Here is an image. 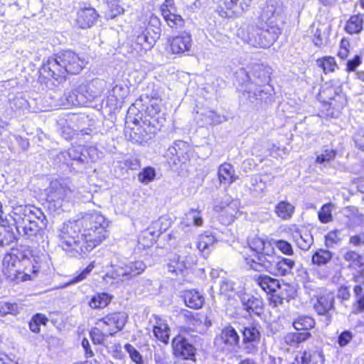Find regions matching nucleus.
<instances>
[{
	"label": "nucleus",
	"instance_id": "1",
	"mask_svg": "<svg viewBox=\"0 0 364 364\" xmlns=\"http://www.w3.org/2000/svg\"><path fill=\"white\" fill-rule=\"evenodd\" d=\"M247 265L255 271H262L272 267L276 253L272 242L266 237L257 235L248 239V247L241 252Z\"/></svg>",
	"mask_w": 364,
	"mask_h": 364
},
{
	"label": "nucleus",
	"instance_id": "2",
	"mask_svg": "<svg viewBox=\"0 0 364 364\" xmlns=\"http://www.w3.org/2000/svg\"><path fill=\"white\" fill-rule=\"evenodd\" d=\"M86 63L75 52L68 50L57 55L55 58H48L41 68V72L47 74L48 77L55 80L65 78L66 73L78 74Z\"/></svg>",
	"mask_w": 364,
	"mask_h": 364
},
{
	"label": "nucleus",
	"instance_id": "3",
	"mask_svg": "<svg viewBox=\"0 0 364 364\" xmlns=\"http://www.w3.org/2000/svg\"><path fill=\"white\" fill-rule=\"evenodd\" d=\"M82 228L77 220L64 223L59 229L58 238L59 246L70 257H80L90 252L86 237H82Z\"/></svg>",
	"mask_w": 364,
	"mask_h": 364
},
{
	"label": "nucleus",
	"instance_id": "4",
	"mask_svg": "<svg viewBox=\"0 0 364 364\" xmlns=\"http://www.w3.org/2000/svg\"><path fill=\"white\" fill-rule=\"evenodd\" d=\"M12 206V218L16 230L20 236L32 239L39 231L38 221L43 223L45 215L41 210L30 205Z\"/></svg>",
	"mask_w": 364,
	"mask_h": 364
},
{
	"label": "nucleus",
	"instance_id": "5",
	"mask_svg": "<svg viewBox=\"0 0 364 364\" xmlns=\"http://www.w3.org/2000/svg\"><path fill=\"white\" fill-rule=\"evenodd\" d=\"M77 220L82 228V237H86L88 247L92 250L107 237L109 221L100 213H85Z\"/></svg>",
	"mask_w": 364,
	"mask_h": 364
},
{
	"label": "nucleus",
	"instance_id": "6",
	"mask_svg": "<svg viewBox=\"0 0 364 364\" xmlns=\"http://www.w3.org/2000/svg\"><path fill=\"white\" fill-rule=\"evenodd\" d=\"M252 33L248 34L245 39L247 43L253 47L269 48L281 34V29L277 24L262 23L259 29L252 28Z\"/></svg>",
	"mask_w": 364,
	"mask_h": 364
},
{
	"label": "nucleus",
	"instance_id": "7",
	"mask_svg": "<svg viewBox=\"0 0 364 364\" xmlns=\"http://www.w3.org/2000/svg\"><path fill=\"white\" fill-rule=\"evenodd\" d=\"M26 259L25 254L19 250H12L5 255L3 259V272L11 280L16 282L31 280L28 273L21 272L20 264Z\"/></svg>",
	"mask_w": 364,
	"mask_h": 364
},
{
	"label": "nucleus",
	"instance_id": "8",
	"mask_svg": "<svg viewBox=\"0 0 364 364\" xmlns=\"http://www.w3.org/2000/svg\"><path fill=\"white\" fill-rule=\"evenodd\" d=\"M47 201L50 208L55 210H63L72 199L73 192L68 186L59 181H53L47 188Z\"/></svg>",
	"mask_w": 364,
	"mask_h": 364
},
{
	"label": "nucleus",
	"instance_id": "9",
	"mask_svg": "<svg viewBox=\"0 0 364 364\" xmlns=\"http://www.w3.org/2000/svg\"><path fill=\"white\" fill-rule=\"evenodd\" d=\"M240 336L231 326L225 327L220 334L215 336L214 345L223 353H230L239 344Z\"/></svg>",
	"mask_w": 364,
	"mask_h": 364
},
{
	"label": "nucleus",
	"instance_id": "10",
	"mask_svg": "<svg viewBox=\"0 0 364 364\" xmlns=\"http://www.w3.org/2000/svg\"><path fill=\"white\" fill-rule=\"evenodd\" d=\"M146 268V266L142 261L122 264L116 266L111 277L114 279L119 278L122 282L127 281L144 272Z\"/></svg>",
	"mask_w": 364,
	"mask_h": 364
},
{
	"label": "nucleus",
	"instance_id": "11",
	"mask_svg": "<svg viewBox=\"0 0 364 364\" xmlns=\"http://www.w3.org/2000/svg\"><path fill=\"white\" fill-rule=\"evenodd\" d=\"M214 210L219 213L221 223L226 225L231 224L241 214L238 209V202L233 200L215 205Z\"/></svg>",
	"mask_w": 364,
	"mask_h": 364
},
{
	"label": "nucleus",
	"instance_id": "12",
	"mask_svg": "<svg viewBox=\"0 0 364 364\" xmlns=\"http://www.w3.org/2000/svg\"><path fill=\"white\" fill-rule=\"evenodd\" d=\"M282 11L281 0H266L264 6L262 8L259 18L262 23L277 24V18Z\"/></svg>",
	"mask_w": 364,
	"mask_h": 364
},
{
	"label": "nucleus",
	"instance_id": "13",
	"mask_svg": "<svg viewBox=\"0 0 364 364\" xmlns=\"http://www.w3.org/2000/svg\"><path fill=\"white\" fill-rule=\"evenodd\" d=\"M126 322L124 314L114 313L100 319L97 324L109 335L112 336L116 332L122 329Z\"/></svg>",
	"mask_w": 364,
	"mask_h": 364
},
{
	"label": "nucleus",
	"instance_id": "14",
	"mask_svg": "<svg viewBox=\"0 0 364 364\" xmlns=\"http://www.w3.org/2000/svg\"><path fill=\"white\" fill-rule=\"evenodd\" d=\"M319 96L323 102L329 105L333 109L339 112L346 105V100L343 95L336 92L333 87H328L322 90Z\"/></svg>",
	"mask_w": 364,
	"mask_h": 364
},
{
	"label": "nucleus",
	"instance_id": "15",
	"mask_svg": "<svg viewBox=\"0 0 364 364\" xmlns=\"http://www.w3.org/2000/svg\"><path fill=\"white\" fill-rule=\"evenodd\" d=\"M170 50L173 54H182L188 52L191 48V36L187 32H183L178 36L168 38Z\"/></svg>",
	"mask_w": 364,
	"mask_h": 364
},
{
	"label": "nucleus",
	"instance_id": "16",
	"mask_svg": "<svg viewBox=\"0 0 364 364\" xmlns=\"http://www.w3.org/2000/svg\"><path fill=\"white\" fill-rule=\"evenodd\" d=\"M334 294L331 292H325L317 297L314 308L318 314L330 316L334 310Z\"/></svg>",
	"mask_w": 364,
	"mask_h": 364
},
{
	"label": "nucleus",
	"instance_id": "17",
	"mask_svg": "<svg viewBox=\"0 0 364 364\" xmlns=\"http://www.w3.org/2000/svg\"><path fill=\"white\" fill-rule=\"evenodd\" d=\"M174 354L184 359H189L195 354L194 347L181 336L175 337L172 341Z\"/></svg>",
	"mask_w": 364,
	"mask_h": 364
},
{
	"label": "nucleus",
	"instance_id": "18",
	"mask_svg": "<svg viewBox=\"0 0 364 364\" xmlns=\"http://www.w3.org/2000/svg\"><path fill=\"white\" fill-rule=\"evenodd\" d=\"M252 0H220L219 6L222 9L231 11L234 16H240L250 7Z\"/></svg>",
	"mask_w": 364,
	"mask_h": 364
},
{
	"label": "nucleus",
	"instance_id": "19",
	"mask_svg": "<svg viewBox=\"0 0 364 364\" xmlns=\"http://www.w3.org/2000/svg\"><path fill=\"white\" fill-rule=\"evenodd\" d=\"M185 316L187 318L188 323L199 332L205 331L212 325L208 316L203 313L192 314L186 311Z\"/></svg>",
	"mask_w": 364,
	"mask_h": 364
},
{
	"label": "nucleus",
	"instance_id": "20",
	"mask_svg": "<svg viewBox=\"0 0 364 364\" xmlns=\"http://www.w3.org/2000/svg\"><path fill=\"white\" fill-rule=\"evenodd\" d=\"M98 14L93 8H85L77 12V24L81 28L91 27L95 23Z\"/></svg>",
	"mask_w": 364,
	"mask_h": 364
},
{
	"label": "nucleus",
	"instance_id": "21",
	"mask_svg": "<svg viewBox=\"0 0 364 364\" xmlns=\"http://www.w3.org/2000/svg\"><path fill=\"white\" fill-rule=\"evenodd\" d=\"M253 280L267 294L276 291L280 288L279 280L267 274H256L254 276Z\"/></svg>",
	"mask_w": 364,
	"mask_h": 364
},
{
	"label": "nucleus",
	"instance_id": "22",
	"mask_svg": "<svg viewBox=\"0 0 364 364\" xmlns=\"http://www.w3.org/2000/svg\"><path fill=\"white\" fill-rule=\"evenodd\" d=\"M218 177L220 183L227 185H230L238 179L232 165L229 163H223L218 167Z\"/></svg>",
	"mask_w": 364,
	"mask_h": 364
},
{
	"label": "nucleus",
	"instance_id": "23",
	"mask_svg": "<svg viewBox=\"0 0 364 364\" xmlns=\"http://www.w3.org/2000/svg\"><path fill=\"white\" fill-rule=\"evenodd\" d=\"M153 326L154 336L161 342L168 343L169 339L170 328L166 322L160 317L155 316Z\"/></svg>",
	"mask_w": 364,
	"mask_h": 364
},
{
	"label": "nucleus",
	"instance_id": "24",
	"mask_svg": "<svg viewBox=\"0 0 364 364\" xmlns=\"http://www.w3.org/2000/svg\"><path fill=\"white\" fill-rule=\"evenodd\" d=\"M240 298L243 308L247 311L256 314H259V311L262 310L263 306L262 301L260 299L245 293L240 294Z\"/></svg>",
	"mask_w": 364,
	"mask_h": 364
},
{
	"label": "nucleus",
	"instance_id": "25",
	"mask_svg": "<svg viewBox=\"0 0 364 364\" xmlns=\"http://www.w3.org/2000/svg\"><path fill=\"white\" fill-rule=\"evenodd\" d=\"M324 355L319 348L307 349L301 357L302 364H324Z\"/></svg>",
	"mask_w": 364,
	"mask_h": 364
},
{
	"label": "nucleus",
	"instance_id": "26",
	"mask_svg": "<svg viewBox=\"0 0 364 364\" xmlns=\"http://www.w3.org/2000/svg\"><path fill=\"white\" fill-rule=\"evenodd\" d=\"M168 5L161 6V11L168 26L172 28H181L184 25V21L180 15L175 14L168 9Z\"/></svg>",
	"mask_w": 364,
	"mask_h": 364
},
{
	"label": "nucleus",
	"instance_id": "27",
	"mask_svg": "<svg viewBox=\"0 0 364 364\" xmlns=\"http://www.w3.org/2000/svg\"><path fill=\"white\" fill-rule=\"evenodd\" d=\"M279 257L276 255L274 262L272 265H274L273 273L277 276H285L289 274L295 265L294 260L289 258H282L276 261Z\"/></svg>",
	"mask_w": 364,
	"mask_h": 364
},
{
	"label": "nucleus",
	"instance_id": "28",
	"mask_svg": "<svg viewBox=\"0 0 364 364\" xmlns=\"http://www.w3.org/2000/svg\"><path fill=\"white\" fill-rule=\"evenodd\" d=\"M271 72L270 68L262 64H254L248 73L249 77H255L260 82H268Z\"/></svg>",
	"mask_w": 364,
	"mask_h": 364
},
{
	"label": "nucleus",
	"instance_id": "29",
	"mask_svg": "<svg viewBox=\"0 0 364 364\" xmlns=\"http://www.w3.org/2000/svg\"><path fill=\"white\" fill-rule=\"evenodd\" d=\"M193 263V259L191 256L178 255L176 259H173L168 264V271L177 274L183 269L189 268Z\"/></svg>",
	"mask_w": 364,
	"mask_h": 364
},
{
	"label": "nucleus",
	"instance_id": "30",
	"mask_svg": "<svg viewBox=\"0 0 364 364\" xmlns=\"http://www.w3.org/2000/svg\"><path fill=\"white\" fill-rule=\"evenodd\" d=\"M184 301L189 308L198 309L203 306L204 297L198 291L192 289L185 293Z\"/></svg>",
	"mask_w": 364,
	"mask_h": 364
},
{
	"label": "nucleus",
	"instance_id": "31",
	"mask_svg": "<svg viewBox=\"0 0 364 364\" xmlns=\"http://www.w3.org/2000/svg\"><path fill=\"white\" fill-rule=\"evenodd\" d=\"M311 337L308 331L288 333L284 336V342L290 346H296L301 343L307 341Z\"/></svg>",
	"mask_w": 364,
	"mask_h": 364
},
{
	"label": "nucleus",
	"instance_id": "32",
	"mask_svg": "<svg viewBox=\"0 0 364 364\" xmlns=\"http://www.w3.org/2000/svg\"><path fill=\"white\" fill-rule=\"evenodd\" d=\"M343 258L348 262V267L355 270L360 271L364 266V256L359 255L355 251H348L345 253Z\"/></svg>",
	"mask_w": 364,
	"mask_h": 364
},
{
	"label": "nucleus",
	"instance_id": "33",
	"mask_svg": "<svg viewBox=\"0 0 364 364\" xmlns=\"http://www.w3.org/2000/svg\"><path fill=\"white\" fill-rule=\"evenodd\" d=\"M215 242L216 239L214 235L207 233L201 234L198 238L197 247L200 252L208 254Z\"/></svg>",
	"mask_w": 364,
	"mask_h": 364
},
{
	"label": "nucleus",
	"instance_id": "34",
	"mask_svg": "<svg viewBox=\"0 0 364 364\" xmlns=\"http://www.w3.org/2000/svg\"><path fill=\"white\" fill-rule=\"evenodd\" d=\"M363 28V18L360 15L352 16L346 22L345 29L350 34H358Z\"/></svg>",
	"mask_w": 364,
	"mask_h": 364
},
{
	"label": "nucleus",
	"instance_id": "35",
	"mask_svg": "<svg viewBox=\"0 0 364 364\" xmlns=\"http://www.w3.org/2000/svg\"><path fill=\"white\" fill-rule=\"evenodd\" d=\"M294 238L297 246L304 250H309L314 242L313 236L308 231L296 232Z\"/></svg>",
	"mask_w": 364,
	"mask_h": 364
},
{
	"label": "nucleus",
	"instance_id": "36",
	"mask_svg": "<svg viewBox=\"0 0 364 364\" xmlns=\"http://www.w3.org/2000/svg\"><path fill=\"white\" fill-rule=\"evenodd\" d=\"M186 226L196 225L200 227L203 225L202 213L197 209H191L186 214L183 219Z\"/></svg>",
	"mask_w": 364,
	"mask_h": 364
},
{
	"label": "nucleus",
	"instance_id": "37",
	"mask_svg": "<svg viewBox=\"0 0 364 364\" xmlns=\"http://www.w3.org/2000/svg\"><path fill=\"white\" fill-rule=\"evenodd\" d=\"M129 94V87L122 84L116 85L109 92L108 97L110 101L122 102Z\"/></svg>",
	"mask_w": 364,
	"mask_h": 364
},
{
	"label": "nucleus",
	"instance_id": "38",
	"mask_svg": "<svg viewBox=\"0 0 364 364\" xmlns=\"http://www.w3.org/2000/svg\"><path fill=\"white\" fill-rule=\"evenodd\" d=\"M294 212V205L287 201H281L275 207L277 215L282 220L290 219Z\"/></svg>",
	"mask_w": 364,
	"mask_h": 364
},
{
	"label": "nucleus",
	"instance_id": "39",
	"mask_svg": "<svg viewBox=\"0 0 364 364\" xmlns=\"http://www.w3.org/2000/svg\"><path fill=\"white\" fill-rule=\"evenodd\" d=\"M261 333L257 326L249 325L242 330V341L260 342Z\"/></svg>",
	"mask_w": 364,
	"mask_h": 364
},
{
	"label": "nucleus",
	"instance_id": "40",
	"mask_svg": "<svg viewBox=\"0 0 364 364\" xmlns=\"http://www.w3.org/2000/svg\"><path fill=\"white\" fill-rule=\"evenodd\" d=\"M111 299L107 293L97 294L92 296L89 304L92 309H102L109 304Z\"/></svg>",
	"mask_w": 364,
	"mask_h": 364
},
{
	"label": "nucleus",
	"instance_id": "41",
	"mask_svg": "<svg viewBox=\"0 0 364 364\" xmlns=\"http://www.w3.org/2000/svg\"><path fill=\"white\" fill-rule=\"evenodd\" d=\"M316 65L323 69L325 74L334 72L338 68L335 58L331 56H325L318 59Z\"/></svg>",
	"mask_w": 364,
	"mask_h": 364
},
{
	"label": "nucleus",
	"instance_id": "42",
	"mask_svg": "<svg viewBox=\"0 0 364 364\" xmlns=\"http://www.w3.org/2000/svg\"><path fill=\"white\" fill-rule=\"evenodd\" d=\"M332 258V253L326 250L320 249L312 255V262L318 266L327 264Z\"/></svg>",
	"mask_w": 364,
	"mask_h": 364
},
{
	"label": "nucleus",
	"instance_id": "43",
	"mask_svg": "<svg viewBox=\"0 0 364 364\" xmlns=\"http://www.w3.org/2000/svg\"><path fill=\"white\" fill-rule=\"evenodd\" d=\"M156 178V171L152 167H146L138 174V181L145 185L154 181Z\"/></svg>",
	"mask_w": 364,
	"mask_h": 364
},
{
	"label": "nucleus",
	"instance_id": "44",
	"mask_svg": "<svg viewBox=\"0 0 364 364\" xmlns=\"http://www.w3.org/2000/svg\"><path fill=\"white\" fill-rule=\"evenodd\" d=\"M314 321L312 318L309 316H299L293 323V326L297 331L307 330L314 327Z\"/></svg>",
	"mask_w": 364,
	"mask_h": 364
},
{
	"label": "nucleus",
	"instance_id": "45",
	"mask_svg": "<svg viewBox=\"0 0 364 364\" xmlns=\"http://www.w3.org/2000/svg\"><path fill=\"white\" fill-rule=\"evenodd\" d=\"M237 291L236 284L230 279L225 278L220 282V292L222 294L231 296V294Z\"/></svg>",
	"mask_w": 364,
	"mask_h": 364
},
{
	"label": "nucleus",
	"instance_id": "46",
	"mask_svg": "<svg viewBox=\"0 0 364 364\" xmlns=\"http://www.w3.org/2000/svg\"><path fill=\"white\" fill-rule=\"evenodd\" d=\"M333 208V205L332 203H326L322 206L318 213V219L322 223H328L332 220Z\"/></svg>",
	"mask_w": 364,
	"mask_h": 364
},
{
	"label": "nucleus",
	"instance_id": "47",
	"mask_svg": "<svg viewBox=\"0 0 364 364\" xmlns=\"http://www.w3.org/2000/svg\"><path fill=\"white\" fill-rule=\"evenodd\" d=\"M16 240V236L9 228L0 230V246L9 245Z\"/></svg>",
	"mask_w": 364,
	"mask_h": 364
},
{
	"label": "nucleus",
	"instance_id": "48",
	"mask_svg": "<svg viewBox=\"0 0 364 364\" xmlns=\"http://www.w3.org/2000/svg\"><path fill=\"white\" fill-rule=\"evenodd\" d=\"M144 129L141 127H136L130 130L129 135L127 134L126 136L128 140L135 144H142L146 141V138L144 134Z\"/></svg>",
	"mask_w": 364,
	"mask_h": 364
},
{
	"label": "nucleus",
	"instance_id": "49",
	"mask_svg": "<svg viewBox=\"0 0 364 364\" xmlns=\"http://www.w3.org/2000/svg\"><path fill=\"white\" fill-rule=\"evenodd\" d=\"M19 310L20 308L16 303H0V316H4L7 314L16 315L19 313Z\"/></svg>",
	"mask_w": 364,
	"mask_h": 364
},
{
	"label": "nucleus",
	"instance_id": "50",
	"mask_svg": "<svg viewBox=\"0 0 364 364\" xmlns=\"http://www.w3.org/2000/svg\"><path fill=\"white\" fill-rule=\"evenodd\" d=\"M136 41L137 44L140 45L144 50L150 49L156 42L154 37L149 36V31H144L138 36Z\"/></svg>",
	"mask_w": 364,
	"mask_h": 364
},
{
	"label": "nucleus",
	"instance_id": "51",
	"mask_svg": "<svg viewBox=\"0 0 364 364\" xmlns=\"http://www.w3.org/2000/svg\"><path fill=\"white\" fill-rule=\"evenodd\" d=\"M124 348L132 362L135 364H144L142 355L132 345L127 343Z\"/></svg>",
	"mask_w": 364,
	"mask_h": 364
},
{
	"label": "nucleus",
	"instance_id": "52",
	"mask_svg": "<svg viewBox=\"0 0 364 364\" xmlns=\"http://www.w3.org/2000/svg\"><path fill=\"white\" fill-rule=\"evenodd\" d=\"M108 7L109 12L107 14L108 18H114L117 16L124 13V9L119 4V0H109Z\"/></svg>",
	"mask_w": 364,
	"mask_h": 364
},
{
	"label": "nucleus",
	"instance_id": "53",
	"mask_svg": "<svg viewBox=\"0 0 364 364\" xmlns=\"http://www.w3.org/2000/svg\"><path fill=\"white\" fill-rule=\"evenodd\" d=\"M46 321L47 319L43 315L40 314H36L29 323L31 331L34 333H38L40 331V326L41 324L46 325Z\"/></svg>",
	"mask_w": 364,
	"mask_h": 364
},
{
	"label": "nucleus",
	"instance_id": "54",
	"mask_svg": "<svg viewBox=\"0 0 364 364\" xmlns=\"http://www.w3.org/2000/svg\"><path fill=\"white\" fill-rule=\"evenodd\" d=\"M275 247L281 251L283 254L287 255H291L294 253L291 245L287 241L283 240H278L274 241Z\"/></svg>",
	"mask_w": 364,
	"mask_h": 364
},
{
	"label": "nucleus",
	"instance_id": "55",
	"mask_svg": "<svg viewBox=\"0 0 364 364\" xmlns=\"http://www.w3.org/2000/svg\"><path fill=\"white\" fill-rule=\"evenodd\" d=\"M336 156V152L333 150H324L320 155L316 157V162L318 164L328 163Z\"/></svg>",
	"mask_w": 364,
	"mask_h": 364
},
{
	"label": "nucleus",
	"instance_id": "56",
	"mask_svg": "<svg viewBox=\"0 0 364 364\" xmlns=\"http://www.w3.org/2000/svg\"><path fill=\"white\" fill-rule=\"evenodd\" d=\"M350 42L348 39L343 38L339 45L338 56L341 59H346L350 53Z\"/></svg>",
	"mask_w": 364,
	"mask_h": 364
},
{
	"label": "nucleus",
	"instance_id": "57",
	"mask_svg": "<svg viewBox=\"0 0 364 364\" xmlns=\"http://www.w3.org/2000/svg\"><path fill=\"white\" fill-rule=\"evenodd\" d=\"M260 342L256 341H242L243 350L249 355H256L259 350Z\"/></svg>",
	"mask_w": 364,
	"mask_h": 364
},
{
	"label": "nucleus",
	"instance_id": "58",
	"mask_svg": "<svg viewBox=\"0 0 364 364\" xmlns=\"http://www.w3.org/2000/svg\"><path fill=\"white\" fill-rule=\"evenodd\" d=\"M362 63V58L359 55H355L352 59L348 60L346 63V70L350 72H354L356 68L360 66Z\"/></svg>",
	"mask_w": 364,
	"mask_h": 364
},
{
	"label": "nucleus",
	"instance_id": "59",
	"mask_svg": "<svg viewBox=\"0 0 364 364\" xmlns=\"http://www.w3.org/2000/svg\"><path fill=\"white\" fill-rule=\"evenodd\" d=\"M95 267V262H91L85 269L76 276L70 284L77 283L85 279Z\"/></svg>",
	"mask_w": 364,
	"mask_h": 364
},
{
	"label": "nucleus",
	"instance_id": "60",
	"mask_svg": "<svg viewBox=\"0 0 364 364\" xmlns=\"http://www.w3.org/2000/svg\"><path fill=\"white\" fill-rule=\"evenodd\" d=\"M90 335L94 343L100 344L104 341L105 333L99 328H93Z\"/></svg>",
	"mask_w": 364,
	"mask_h": 364
},
{
	"label": "nucleus",
	"instance_id": "61",
	"mask_svg": "<svg viewBox=\"0 0 364 364\" xmlns=\"http://www.w3.org/2000/svg\"><path fill=\"white\" fill-rule=\"evenodd\" d=\"M352 339V333L350 331L343 332L338 337V344L343 347L348 345Z\"/></svg>",
	"mask_w": 364,
	"mask_h": 364
},
{
	"label": "nucleus",
	"instance_id": "62",
	"mask_svg": "<svg viewBox=\"0 0 364 364\" xmlns=\"http://www.w3.org/2000/svg\"><path fill=\"white\" fill-rule=\"evenodd\" d=\"M350 243L354 246H359L364 245V232L358 235L351 236L350 238Z\"/></svg>",
	"mask_w": 364,
	"mask_h": 364
},
{
	"label": "nucleus",
	"instance_id": "63",
	"mask_svg": "<svg viewBox=\"0 0 364 364\" xmlns=\"http://www.w3.org/2000/svg\"><path fill=\"white\" fill-rule=\"evenodd\" d=\"M124 166L131 170H136L140 167V162L136 159H128L125 160Z\"/></svg>",
	"mask_w": 364,
	"mask_h": 364
},
{
	"label": "nucleus",
	"instance_id": "64",
	"mask_svg": "<svg viewBox=\"0 0 364 364\" xmlns=\"http://www.w3.org/2000/svg\"><path fill=\"white\" fill-rule=\"evenodd\" d=\"M350 290L347 287L342 286L339 288L337 296L343 300H348L350 298Z\"/></svg>",
	"mask_w": 364,
	"mask_h": 364
}]
</instances>
